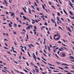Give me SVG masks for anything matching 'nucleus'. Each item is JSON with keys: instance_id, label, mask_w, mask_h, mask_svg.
<instances>
[{"instance_id": "obj_1", "label": "nucleus", "mask_w": 74, "mask_h": 74, "mask_svg": "<svg viewBox=\"0 0 74 74\" xmlns=\"http://www.w3.org/2000/svg\"><path fill=\"white\" fill-rule=\"evenodd\" d=\"M23 18L24 19H26V20H27V21H28L29 22H30V20H29V19L28 18H27L26 17L23 16Z\"/></svg>"}, {"instance_id": "obj_2", "label": "nucleus", "mask_w": 74, "mask_h": 74, "mask_svg": "<svg viewBox=\"0 0 74 74\" xmlns=\"http://www.w3.org/2000/svg\"><path fill=\"white\" fill-rule=\"evenodd\" d=\"M51 21L54 23H55V26H57V25H56V23L55 22L53 19H51Z\"/></svg>"}, {"instance_id": "obj_3", "label": "nucleus", "mask_w": 74, "mask_h": 74, "mask_svg": "<svg viewBox=\"0 0 74 74\" xmlns=\"http://www.w3.org/2000/svg\"><path fill=\"white\" fill-rule=\"evenodd\" d=\"M4 1L6 4V7H7V5H8L7 2L6 0H4Z\"/></svg>"}, {"instance_id": "obj_4", "label": "nucleus", "mask_w": 74, "mask_h": 74, "mask_svg": "<svg viewBox=\"0 0 74 74\" xmlns=\"http://www.w3.org/2000/svg\"><path fill=\"white\" fill-rule=\"evenodd\" d=\"M62 49V50H64V49L62 48V47H61L60 48V49H58V51H63V50H62L61 49Z\"/></svg>"}, {"instance_id": "obj_5", "label": "nucleus", "mask_w": 74, "mask_h": 74, "mask_svg": "<svg viewBox=\"0 0 74 74\" xmlns=\"http://www.w3.org/2000/svg\"><path fill=\"white\" fill-rule=\"evenodd\" d=\"M69 4H70V5L71 6V7H72V8H73V6L72 5H73V4H72V3H71V2L70 1H69Z\"/></svg>"}, {"instance_id": "obj_6", "label": "nucleus", "mask_w": 74, "mask_h": 74, "mask_svg": "<svg viewBox=\"0 0 74 74\" xmlns=\"http://www.w3.org/2000/svg\"><path fill=\"white\" fill-rule=\"evenodd\" d=\"M29 12L30 14H32V12H31V9H28Z\"/></svg>"}, {"instance_id": "obj_7", "label": "nucleus", "mask_w": 74, "mask_h": 74, "mask_svg": "<svg viewBox=\"0 0 74 74\" xmlns=\"http://www.w3.org/2000/svg\"><path fill=\"white\" fill-rule=\"evenodd\" d=\"M69 58L71 59H74V57L73 56H70Z\"/></svg>"}, {"instance_id": "obj_8", "label": "nucleus", "mask_w": 74, "mask_h": 74, "mask_svg": "<svg viewBox=\"0 0 74 74\" xmlns=\"http://www.w3.org/2000/svg\"><path fill=\"white\" fill-rule=\"evenodd\" d=\"M33 57L34 58V59H36V56L35 55L34 53H33Z\"/></svg>"}, {"instance_id": "obj_9", "label": "nucleus", "mask_w": 74, "mask_h": 74, "mask_svg": "<svg viewBox=\"0 0 74 74\" xmlns=\"http://www.w3.org/2000/svg\"><path fill=\"white\" fill-rule=\"evenodd\" d=\"M58 36H59V38H56V40H59V39L60 38V35H59Z\"/></svg>"}, {"instance_id": "obj_10", "label": "nucleus", "mask_w": 74, "mask_h": 74, "mask_svg": "<svg viewBox=\"0 0 74 74\" xmlns=\"http://www.w3.org/2000/svg\"><path fill=\"white\" fill-rule=\"evenodd\" d=\"M29 29H30V25H29L27 28H26V29H27V30H29Z\"/></svg>"}, {"instance_id": "obj_11", "label": "nucleus", "mask_w": 74, "mask_h": 74, "mask_svg": "<svg viewBox=\"0 0 74 74\" xmlns=\"http://www.w3.org/2000/svg\"><path fill=\"white\" fill-rule=\"evenodd\" d=\"M62 66H64V65H66V66H69V65H68L64 63H63L62 64H61Z\"/></svg>"}, {"instance_id": "obj_12", "label": "nucleus", "mask_w": 74, "mask_h": 74, "mask_svg": "<svg viewBox=\"0 0 74 74\" xmlns=\"http://www.w3.org/2000/svg\"><path fill=\"white\" fill-rule=\"evenodd\" d=\"M13 15H15V14L14 13H11V16H12Z\"/></svg>"}, {"instance_id": "obj_13", "label": "nucleus", "mask_w": 74, "mask_h": 74, "mask_svg": "<svg viewBox=\"0 0 74 74\" xmlns=\"http://www.w3.org/2000/svg\"><path fill=\"white\" fill-rule=\"evenodd\" d=\"M35 70H36V72H37V73H39V71H38V69H35Z\"/></svg>"}, {"instance_id": "obj_14", "label": "nucleus", "mask_w": 74, "mask_h": 74, "mask_svg": "<svg viewBox=\"0 0 74 74\" xmlns=\"http://www.w3.org/2000/svg\"><path fill=\"white\" fill-rule=\"evenodd\" d=\"M68 30H69V32H71V31L70 30V27H68Z\"/></svg>"}, {"instance_id": "obj_15", "label": "nucleus", "mask_w": 74, "mask_h": 74, "mask_svg": "<svg viewBox=\"0 0 74 74\" xmlns=\"http://www.w3.org/2000/svg\"><path fill=\"white\" fill-rule=\"evenodd\" d=\"M57 34H55V35H54V37H55L56 36H57V35H58V36H60L59 35V34H58V33H57Z\"/></svg>"}, {"instance_id": "obj_16", "label": "nucleus", "mask_w": 74, "mask_h": 74, "mask_svg": "<svg viewBox=\"0 0 74 74\" xmlns=\"http://www.w3.org/2000/svg\"><path fill=\"white\" fill-rule=\"evenodd\" d=\"M48 64H49V65H50V66H54V67L55 66L54 65H52H52L49 63H48Z\"/></svg>"}, {"instance_id": "obj_17", "label": "nucleus", "mask_w": 74, "mask_h": 74, "mask_svg": "<svg viewBox=\"0 0 74 74\" xmlns=\"http://www.w3.org/2000/svg\"><path fill=\"white\" fill-rule=\"evenodd\" d=\"M32 72L33 73H34V74H36V73H36V71H35V70H34V69H33Z\"/></svg>"}, {"instance_id": "obj_18", "label": "nucleus", "mask_w": 74, "mask_h": 74, "mask_svg": "<svg viewBox=\"0 0 74 74\" xmlns=\"http://www.w3.org/2000/svg\"><path fill=\"white\" fill-rule=\"evenodd\" d=\"M62 55V56H63V57H64V56H66V55H65V54H64L63 53H62L61 54Z\"/></svg>"}, {"instance_id": "obj_19", "label": "nucleus", "mask_w": 74, "mask_h": 74, "mask_svg": "<svg viewBox=\"0 0 74 74\" xmlns=\"http://www.w3.org/2000/svg\"><path fill=\"white\" fill-rule=\"evenodd\" d=\"M47 47L48 48V51H49V52H50V51H51V50L50 49V47H49L48 46Z\"/></svg>"}, {"instance_id": "obj_20", "label": "nucleus", "mask_w": 74, "mask_h": 74, "mask_svg": "<svg viewBox=\"0 0 74 74\" xmlns=\"http://www.w3.org/2000/svg\"><path fill=\"white\" fill-rule=\"evenodd\" d=\"M9 25L10 27H12V25H11L10 23L9 24Z\"/></svg>"}, {"instance_id": "obj_21", "label": "nucleus", "mask_w": 74, "mask_h": 74, "mask_svg": "<svg viewBox=\"0 0 74 74\" xmlns=\"http://www.w3.org/2000/svg\"><path fill=\"white\" fill-rule=\"evenodd\" d=\"M63 11L64 12V13L66 14V15H67V13H66V11H65V10L64 9L63 10Z\"/></svg>"}, {"instance_id": "obj_22", "label": "nucleus", "mask_w": 74, "mask_h": 74, "mask_svg": "<svg viewBox=\"0 0 74 74\" xmlns=\"http://www.w3.org/2000/svg\"><path fill=\"white\" fill-rule=\"evenodd\" d=\"M57 15L58 16H60V13L59 12H57Z\"/></svg>"}, {"instance_id": "obj_23", "label": "nucleus", "mask_w": 74, "mask_h": 74, "mask_svg": "<svg viewBox=\"0 0 74 74\" xmlns=\"http://www.w3.org/2000/svg\"><path fill=\"white\" fill-rule=\"evenodd\" d=\"M42 6L43 10H45V7H44V6L43 5H42Z\"/></svg>"}, {"instance_id": "obj_24", "label": "nucleus", "mask_w": 74, "mask_h": 74, "mask_svg": "<svg viewBox=\"0 0 74 74\" xmlns=\"http://www.w3.org/2000/svg\"><path fill=\"white\" fill-rule=\"evenodd\" d=\"M27 53L29 55V57H31V56H30V53H29V52H27Z\"/></svg>"}, {"instance_id": "obj_25", "label": "nucleus", "mask_w": 74, "mask_h": 74, "mask_svg": "<svg viewBox=\"0 0 74 74\" xmlns=\"http://www.w3.org/2000/svg\"><path fill=\"white\" fill-rule=\"evenodd\" d=\"M34 3L35 4V6H36V7H37V4L36 3V2H34Z\"/></svg>"}, {"instance_id": "obj_26", "label": "nucleus", "mask_w": 74, "mask_h": 74, "mask_svg": "<svg viewBox=\"0 0 74 74\" xmlns=\"http://www.w3.org/2000/svg\"><path fill=\"white\" fill-rule=\"evenodd\" d=\"M20 14L21 15H24V14H23V13L22 12L20 13Z\"/></svg>"}, {"instance_id": "obj_27", "label": "nucleus", "mask_w": 74, "mask_h": 74, "mask_svg": "<svg viewBox=\"0 0 74 74\" xmlns=\"http://www.w3.org/2000/svg\"><path fill=\"white\" fill-rule=\"evenodd\" d=\"M42 61L44 63H45V64H47V63H46V62H45V61H44V60H42Z\"/></svg>"}, {"instance_id": "obj_28", "label": "nucleus", "mask_w": 74, "mask_h": 74, "mask_svg": "<svg viewBox=\"0 0 74 74\" xmlns=\"http://www.w3.org/2000/svg\"><path fill=\"white\" fill-rule=\"evenodd\" d=\"M58 68L59 69H61V70H64V69L62 68L59 67Z\"/></svg>"}, {"instance_id": "obj_29", "label": "nucleus", "mask_w": 74, "mask_h": 74, "mask_svg": "<svg viewBox=\"0 0 74 74\" xmlns=\"http://www.w3.org/2000/svg\"><path fill=\"white\" fill-rule=\"evenodd\" d=\"M57 19L58 21H59V18L58 17H57Z\"/></svg>"}, {"instance_id": "obj_30", "label": "nucleus", "mask_w": 74, "mask_h": 74, "mask_svg": "<svg viewBox=\"0 0 74 74\" xmlns=\"http://www.w3.org/2000/svg\"><path fill=\"white\" fill-rule=\"evenodd\" d=\"M69 13L70 14H71V15H73V13H71V11H69Z\"/></svg>"}, {"instance_id": "obj_31", "label": "nucleus", "mask_w": 74, "mask_h": 74, "mask_svg": "<svg viewBox=\"0 0 74 74\" xmlns=\"http://www.w3.org/2000/svg\"><path fill=\"white\" fill-rule=\"evenodd\" d=\"M23 70L24 71H25V72H26V73H27L28 72L26 70V69H23Z\"/></svg>"}, {"instance_id": "obj_32", "label": "nucleus", "mask_w": 74, "mask_h": 74, "mask_svg": "<svg viewBox=\"0 0 74 74\" xmlns=\"http://www.w3.org/2000/svg\"><path fill=\"white\" fill-rule=\"evenodd\" d=\"M58 27L59 28V29H61V30H63V29H62V27H60V26H59Z\"/></svg>"}, {"instance_id": "obj_33", "label": "nucleus", "mask_w": 74, "mask_h": 74, "mask_svg": "<svg viewBox=\"0 0 74 74\" xmlns=\"http://www.w3.org/2000/svg\"><path fill=\"white\" fill-rule=\"evenodd\" d=\"M4 70H5V71H7V72H8V73H10V72L8 71L6 69H4Z\"/></svg>"}, {"instance_id": "obj_34", "label": "nucleus", "mask_w": 74, "mask_h": 74, "mask_svg": "<svg viewBox=\"0 0 74 74\" xmlns=\"http://www.w3.org/2000/svg\"><path fill=\"white\" fill-rule=\"evenodd\" d=\"M36 44L37 45H40V44H39L38 42H36Z\"/></svg>"}, {"instance_id": "obj_35", "label": "nucleus", "mask_w": 74, "mask_h": 74, "mask_svg": "<svg viewBox=\"0 0 74 74\" xmlns=\"http://www.w3.org/2000/svg\"><path fill=\"white\" fill-rule=\"evenodd\" d=\"M62 45H64V46H65V47H67V45H66L64 44H63V43H62Z\"/></svg>"}, {"instance_id": "obj_36", "label": "nucleus", "mask_w": 74, "mask_h": 74, "mask_svg": "<svg viewBox=\"0 0 74 74\" xmlns=\"http://www.w3.org/2000/svg\"><path fill=\"white\" fill-rule=\"evenodd\" d=\"M21 50L23 51V52H25V51H24V50L23 49L21 48Z\"/></svg>"}, {"instance_id": "obj_37", "label": "nucleus", "mask_w": 74, "mask_h": 74, "mask_svg": "<svg viewBox=\"0 0 74 74\" xmlns=\"http://www.w3.org/2000/svg\"><path fill=\"white\" fill-rule=\"evenodd\" d=\"M34 29H37V27H36V26H34Z\"/></svg>"}, {"instance_id": "obj_38", "label": "nucleus", "mask_w": 74, "mask_h": 74, "mask_svg": "<svg viewBox=\"0 0 74 74\" xmlns=\"http://www.w3.org/2000/svg\"><path fill=\"white\" fill-rule=\"evenodd\" d=\"M49 68H50V69H55V68L50 66L49 67Z\"/></svg>"}, {"instance_id": "obj_39", "label": "nucleus", "mask_w": 74, "mask_h": 74, "mask_svg": "<svg viewBox=\"0 0 74 74\" xmlns=\"http://www.w3.org/2000/svg\"><path fill=\"white\" fill-rule=\"evenodd\" d=\"M8 53H9V54H10V55H11V53H10V52L8 51L7 52Z\"/></svg>"}, {"instance_id": "obj_40", "label": "nucleus", "mask_w": 74, "mask_h": 74, "mask_svg": "<svg viewBox=\"0 0 74 74\" xmlns=\"http://www.w3.org/2000/svg\"><path fill=\"white\" fill-rule=\"evenodd\" d=\"M40 15H42V16H44V15H43V14L41 13H40Z\"/></svg>"}, {"instance_id": "obj_41", "label": "nucleus", "mask_w": 74, "mask_h": 74, "mask_svg": "<svg viewBox=\"0 0 74 74\" xmlns=\"http://www.w3.org/2000/svg\"><path fill=\"white\" fill-rule=\"evenodd\" d=\"M51 7H52V8H54V9H55V7H54V6H53L52 5Z\"/></svg>"}, {"instance_id": "obj_42", "label": "nucleus", "mask_w": 74, "mask_h": 74, "mask_svg": "<svg viewBox=\"0 0 74 74\" xmlns=\"http://www.w3.org/2000/svg\"><path fill=\"white\" fill-rule=\"evenodd\" d=\"M30 45H31L32 47H34V46L33 45L30 44Z\"/></svg>"}, {"instance_id": "obj_43", "label": "nucleus", "mask_w": 74, "mask_h": 74, "mask_svg": "<svg viewBox=\"0 0 74 74\" xmlns=\"http://www.w3.org/2000/svg\"><path fill=\"white\" fill-rule=\"evenodd\" d=\"M53 72H59V71H53Z\"/></svg>"}, {"instance_id": "obj_44", "label": "nucleus", "mask_w": 74, "mask_h": 74, "mask_svg": "<svg viewBox=\"0 0 74 74\" xmlns=\"http://www.w3.org/2000/svg\"><path fill=\"white\" fill-rule=\"evenodd\" d=\"M29 26H30L31 28H33V25H30Z\"/></svg>"}, {"instance_id": "obj_45", "label": "nucleus", "mask_w": 74, "mask_h": 74, "mask_svg": "<svg viewBox=\"0 0 74 74\" xmlns=\"http://www.w3.org/2000/svg\"><path fill=\"white\" fill-rule=\"evenodd\" d=\"M45 26H47V23L46 22H45Z\"/></svg>"}, {"instance_id": "obj_46", "label": "nucleus", "mask_w": 74, "mask_h": 74, "mask_svg": "<svg viewBox=\"0 0 74 74\" xmlns=\"http://www.w3.org/2000/svg\"><path fill=\"white\" fill-rule=\"evenodd\" d=\"M26 36L27 37V39H29V37L28 36V35H27V34H26Z\"/></svg>"}, {"instance_id": "obj_47", "label": "nucleus", "mask_w": 74, "mask_h": 74, "mask_svg": "<svg viewBox=\"0 0 74 74\" xmlns=\"http://www.w3.org/2000/svg\"><path fill=\"white\" fill-rule=\"evenodd\" d=\"M2 71H3L5 73H7V72H6V71H4V70H2Z\"/></svg>"}, {"instance_id": "obj_48", "label": "nucleus", "mask_w": 74, "mask_h": 74, "mask_svg": "<svg viewBox=\"0 0 74 74\" xmlns=\"http://www.w3.org/2000/svg\"><path fill=\"white\" fill-rule=\"evenodd\" d=\"M37 10L38 11H40V10H39V8H37Z\"/></svg>"}, {"instance_id": "obj_49", "label": "nucleus", "mask_w": 74, "mask_h": 74, "mask_svg": "<svg viewBox=\"0 0 74 74\" xmlns=\"http://www.w3.org/2000/svg\"><path fill=\"white\" fill-rule=\"evenodd\" d=\"M67 19L68 21H69V22H71V21H70V19H69V18H66Z\"/></svg>"}, {"instance_id": "obj_50", "label": "nucleus", "mask_w": 74, "mask_h": 74, "mask_svg": "<svg viewBox=\"0 0 74 74\" xmlns=\"http://www.w3.org/2000/svg\"><path fill=\"white\" fill-rule=\"evenodd\" d=\"M59 1L60 3L61 4H62V2H61V1H60V0H58Z\"/></svg>"}, {"instance_id": "obj_51", "label": "nucleus", "mask_w": 74, "mask_h": 74, "mask_svg": "<svg viewBox=\"0 0 74 74\" xmlns=\"http://www.w3.org/2000/svg\"><path fill=\"white\" fill-rule=\"evenodd\" d=\"M14 25L15 27H16V26H17V25H16V24L15 23L14 24Z\"/></svg>"}, {"instance_id": "obj_52", "label": "nucleus", "mask_w": 74, "mask_h": 74, "mask_svg": "<svg viewBox=\"0 0 74 74\" xmlns=\"http://www.w3.org/2000/svg\"><path fill=\"white\" fill-rule=\"evenodd\" d=\"M56 63H57V64H60V63L58 62H56Z\"/></svg>"}, {"instance_id": "obj_53", "label": "nucleus", "mask_w": 74, "mask_h": 74, "mask_svg": "<svg viewBox=\"0 0 74 74\" xmlns=\"http://www.w3.org/2000/svg\"><path fill=\"white\" fill-rule=\"evenodd\" d=\"M4 48L5 49H8V48H7V47H4Z\"/></svg>"}, {"instance_id": "obj_54", "label": "nucleus", "mask_w": 74, "mask_h": 74, "mask_svg": "<svg viewBox=\"0 0 74 74\" xmlns=\"http://www.w3.org/2000/svg\"><path fill=\"white\" fill-rule=\"evenodd\" d=\"M13 51L14 52H15V53H16V51H14V50L13 49Z\"/></svg>"}, {"instance_id": "obj_55", "label": "nucleus", "mask_w": 74, "mask_h": 74, "mask_svg": "<svg viewBox=\"0 0 74 74\" xmlns=\"http://www.w3.org/2000/svg\"><path fill=\"white\" fill-rule=\"evenodd\" d=\"M18 26L19 27H21V25H18Z\"/></svg>"}, {"instance_id": "obj_56", "label": "nucleus", "mask_w": 74, "mask_h": 74, "mask_svg": "<svg viewBox=\"0 0 74 74\" xmlns=\"http://www.w3.org/2000/svg\"><path fill=\"white\" fill-rule=\"evenodd\" d=\"M65 69H69V68L67 67V66H65Z\"/></svg>"}, {"instance_id": "obj_57", "label": "nucleus", "mask_w": 74, "mask_h": 74, "mask_svg": "<svg viewBox=\"0 0 74 74\" xmlns=\"http://www.w3.org/2000/svg\"><path fill=\"white\" fill-rule=\"evenodd\" d=\"M58 43H60V44H61L62 43V42H61L60 41H58Z\"/></svg>"}, {"instance_id": "obj_58", "label": "nucleus", "mask_w": 74, "mask_h": 74, "mask_svg": "<svg viewBox=\"0 0 74 74\" xmlns=\"http://www.w3.org/2000/svg\"><path fill=\"white\" fill-rule=\"evenodd\" d=\"M28 46L30 48H31V46H30V45H28Z\"/></svg>"}, {"instance_id": "obj_59", "label": "nucleus", "mask_w": 74, "mask_h": 74, "mask_svg": "<svg viewBox=\"0 0 74 74\" xmlns=\"http://www.w3.org/2000/svg\"><path fill=\"white\" fill-rule=\"evenodd\" d=\"M66 74H72V73H67Z\"/></svg>"}, {"instance_id": "obj_60", "label": "nucleus", "mask_w": 74, "mask_h": 74, "mask_svg": "<svg viewBox=\"0 0 74 74\" xmlns=\"http://www.w3.org/2000/svg\"><path fill=\"white\" fill-rule=\"evenodd\" d=\"M36 0V2L37 3H38L39 2H38V0Z\"/></svg>"}, {"instance_id": "obj_61", "label": "nucleus", "mask_w": 74, "mask_h": 74, "mask_svg": "<svg viewBox=\"0 0 74 74\" xmlns=\"http://www.w3.org/2000/svg\"><path fill=\"white\" fill-rule=\"evenodd\" d=\"M18 21H19V22H20L21 23H22L21 22V20H18Z\"/></svg>"}, {"instance_id": "obj_62", "label": "nucleus", "mask_w": 74, "mask_h": 74, "mask_svg": "<svg viewBox=\"0 0 74 74\" xmlns=\"http://www.w3.org/2000/svg\"><path fill=\"white\" fill-rule=\"evenodd\" d=\"M35 22L37 23H38V21H37V20H36V19H35Z\"/></svg>"}, {"instance_id": "obj_63", "label": "nucleus", "mask_w": 74, "mask_h": 74, "mask_svg": "<svg viewBox=\"0 0 74 74\" xmlns=\"http://www.w3.org/2000/svg\"><path fill=\"white\" fill-rule=\"evenodd\" d=\"M55 55L58 58H59V57L57 55V54H56Z\"/></svg>"}, {"instance_id": "obj_64", "label": "nucleus", "mask_w": 74, "mask_h": 74, "mask_svg": "<svg viewBox=\"0 0 74 74\" xmlns=\"http://www.w3.org/2000/svg\"><path fill=\"white\" fill-rule=\"evenodd\" d=\"M20 74H25V73H23L22 72H20Z\"/></svg>"}]
</instances>
